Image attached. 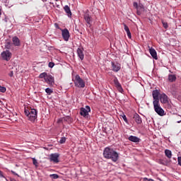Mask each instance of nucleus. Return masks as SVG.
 I'll return each instance as SVG.
<instances>
[{
  "label": "nucleus",
  "instance_id": "nucleus-1",
  "mask_svg": "<svg viewBox=\"0 0 181 181\" xmlns=\"http://www.w3.org/2000/svg\"><path fill=\"white\" fill-rule=\"evenodd\" d=\"M103 158L105 159H111L112 162H117L119 158V154L114 151L113 148L106 147L103 151Z\"/></svg>",
  "mask_w": 181,
  "mask_h": 181
},
{
  "label": "nucleus",
  "instance_id": "nucleus-2",
  "mask_svg": "<svg viewBox=\"0 0 181 181\" xmlns=\"http://www.w3.org/2000/svg\"><path fill=\"white\" fill-rule=\"evenodd\" d=\"M26 117H28L29 121L35 122L36 118H37V110L35 109L25 110L24 111Z\"/></svg>",
  "mask_w": 181,
  "mask_h": 181
},
{
  "label": "nucleus",
  "instance_id": "nucleus-3",
  "mask_svg": "<svg viewBox=\"0 0 181 181\" xmlns=\"http://www.w3.org/2000/svg\"><path fill=\"white\" fill-rule=\"evenodd\" d=\"M74 83L75 87H78V88H84L86 87V82L80 77V75H76Z\"/></svg>",
  "mask_w": 181,
  "mask_h": 181
},
{
  "label": "nucleus",
  "instance_id": "nucleus-4",
  "mask_svg": "<svg viewBox=\"0 0 181 181\" xmlns=\"http://www.w3.org/2000/svg\"><path fill=\"white\" fill-rule=\"evenodd\" d=\"M154 107L155 112L160 115V117H163L165 115V110L162 107H160V105L159 104V102L156 103H153Z\"/></svg>",
  "mask_w": 181,
  "mask_h": 181
},
{
  "label": "nucleus",
  "instance_id": "nucleus-5",
  "mask_svg": "<svg viewBox=\"0 0 181 181\" xmlns=\"http://www.w3.org/2000/svg\"><path fill=\"white\" fill-rule=\"evenodd\" d=\"M91 111L90 106L86 105V107H81L80 109V114L82 117H87L88 113Z\"/></svg>",
  "mask_w": 181,
  "mask_h": 181
},
{
  "label": "nucleus",
  "instance_id": "nucleus-6",
  "mask_svg": "<svg viewBox=\"0 0 181 181\" xmlns=\"http://www.w3.org/2000/svg\"><path fill=\"white\" fill-rule=\"evenodd\" d=\"M1 57L4 60H6V62H9L11 60V57H12V53L8 50L4 51L1 53Z\"/></svg>",
  "mask_w": 181,
  "mask_h": 181
},
{
  "label": "nucleus",
  "instance_id": "nucleus-7",
  "mask_svg": "<svg viewBox=\"0 0 181 181\" xmlns=\"http://www.w3.org/2000/svg\"><path fill=\"white\" fill-rule=\"evenodd\" d=\"M152 95L153 98V104H155V103H159V95H160V93L158 90H154L152 92Z\"/></svg>",
  "mask_w": 181,
  "mask_h": 181
},
{
  "label": "nucleus",
  "instance_id": "nucleus-8",
  "mask_svg": "<svg viewBox=\"0 0 181 181\" xmlns=\"http://www.w3.org/2000/svg\"><path fill=\"white\" fill-rule=\"evenodd\" d=\"M62 35L64 40H65V42H69V39L70 38V33L69 32V30L66 28L62 30Z\"/></svg>",
  "mask_w": 181,
  "mask_h": 181
},
{
  "label": "nucleus",
  "instance_id": "nucleus-9",
  "mask_svg": "<svg viewBox=\"0 0 181 181\" xmlns=\"http://www.w3.org/2000/svg\"><path fill=\"white\" fill-rule=\"evenodd\" d=\"M45 82L49 84V86H53L54 84V78L52 75L47 74L45 77Z\"/></svg>",
  "mask_w": 181,
  "mask_h": 181
},
{
  "label": "nucleus",
  "instance_id": "nucleus-10",
  "mask_svg": "<svg viewBox=\"0 0 181 181\" xmlns=\"http://www.w3.org/2000/svg\"><path fill=\"white\" fill-rule=\"evenodd\" d=\"M112 70L115 71V73H118L119 71L121 70V64L111 62Z\"/></svg>",
  "mask_w": 181,
  "mask_h": 181
},
{
  "label": "nucleus",
  "instance_id": "nucleus-11",
  "mask_svg": "<svg viewBox=\"0 0 181 181\" xmlns=\"http://www.w3.org/2000/svg\"><path fill=\"white\" fill-rule=\"evenodd\" d=\"M113 82L118 91H119V93H122V91H124V89H122V86H121V83H119V81L116 76H115Z\"/></svg>",
  "mask_w": 181,
  "mask_h": 181
},
{
  "label": "nucleus",
  "instance_id": "nucleus-12",
  "mask_svg": "<svg viewBox=\"0 0 181 181\" xmlns=\"http://www.w3.org/2000/svg\"><path fill=\"white\" fill-rule=\"evenodd\" d=\"M60 155L59 153H52L49 156V159L51 162H54V163H59V157Z\"/></svg>",
  "mask_w": 181,
  "mask_h": 181
},
{
  "label": "nucleus",
  "instance_id": "nucleus-13",
  "mask_svg": "<svg viewBox=\"0 0 181 181\" xmlns=\"http://www.w3.org/2000/svg\"><path fill=\"white\" fill-rule=\"evenodd\" d=\"M160 101L162 104H169V99L165 93L160 95Z\"/></svg>",
  "mask_w": 181,
  "mask_h": 181
},
{
  "label": "nucleus",
  "instance_id": "nucleus-14",
  "mask_svg": "<svg viewBox=\"0 0 181 181\" xmlns=\"http://www.w3.org/2000/svg\"><path fill=\"white\" fill-rule=\"evenodd\" d=\"M149 53L153 59H154L155 60H158V53L156 52V50H155V49L150 48Z\"/></svg>",
  "mask_w": 181,
  "mask_h": 181
},
{
  "label": "nucleus",
  "instance_id": "nucleus-15",
  "mask_svg": "<svg viewBox=\"0 0 181 181\" xmlns=\"http://www.w3.org/2000/svg\"><path fill=\"white\" fill-rule=\"evenodd\" d=\"M77 54L81 60H84V52H83V48H78Z\"/></svg>",
  "mask_w": 181,
  "mask_h": 181
},
{
  "label": "nucleus",
  "instance_id": "nucleus-16",
  "mask_svg": "<svg viewBox=\"0 0 181 181\" xmlns=\"http://www.w3.org/2000/svg\"><path fill=\"white\" fill-rule=\"evenodd\" d=\"M134 119L135 122H136V124H142V118H141V116H139V115L136 114L134 116Z\"/></svg>",
  "mask_w": 181,
  "mask_h": 181
},
{
  "label": "nucleus",
  "instance_id": "nucleus-17",
  "mask_svg": "<svg viewBox=\"0 0 181 181\" xmlns=\"http://www.w3.org/2000/svg\"><path fill=\"white\" fill-rule=\"evenodd\" d=\"M129 141L131 142H139L141 141V139L136 137V136H130L128 137Z\"/></svg>",
  "mask_w": 181,
  "mask_h": 181
},
{
  "label": "nucleus",
  "instance_id": "nucleus-18",
  "mask_svg": "<svg viewBox=\"0 0 181 181\" xmlns=\"http://www.w3.org/2000/svg\"><path fill=\"white\" fill-rule=\"evenodd\" d=\"M124 25V29L125 30V32L127 33V35L129 37V39H131L132 36H131V31L129 30V28H128L127 26V24H123Z\"/></svg>",
  "mask_w": 181,
  "mask_h": 181
},
{
  "label": "nucleus",
  "instance_id": "nucleus-19",
  "mask_svg": "<svg viewBox=\"0 0 181 181\" xmlns=\"http://www.w3.org/2000/svg\"><path fill=\"white\" fill-rule=\"evenodd\" d=\"M124 25V29L125 30V32L127 33V35L129 37V39H131L132 36H131V31L129 30V28H128L127 26V24H123Z\"/></svg>",
  "mask_w": 181,
  "mask_h": 181
},
{
  "label": "nucleus",
  "instance_id": "nucleus-20",
  "mask_svg": "<svg viewBox=\"0 0 181 181\" xmlns=\"http://www.w3.org/2000/svg\"><path fill=\"white\" fill-rule=\"evenodd\" d=\"M13 42L14 46H21V40H19L18 37H13Z\"/></svg>",
  "mask_w": 181,
  "mask_h": 181
},
{
  "label": "nucleus",
  "instance_id": "nucleus-21",
  "mask_svg": "<svg viewBox=\"0 0 181 181\" xmlns=\"http://www.w3.org/2000/svg\"><path fill=\"white\" fill-rule=\"evenodd\" d=\"M137 15H141L144 12V5L139 4V6L136 8Z\"/></svg>",
  "mask_w": 181,
  "mask_h": 181
},
{
  "label": "nucleus",
  "instance_id": "nucleus-22",
  "mask_svg": "<svg viewBox=\"0 0 181 181\" xmlns=\"http://www.w3.org/2000/svg\"><path fill=\"white\" fill-rule=\"evenodd\" d=\"M168 81H170V83H173V82L176 81V75L169 74L168 75Z\"/></svg>",
  "mask_w": 181,
  "mask_h": 181
},
{
  "label": "nucleus",
  "instance_id": "nucleus-23",
  "mask_svg": "<svg viewBox=\"0 0 181 181\" xmlns=\"http://www.w3.org/2000/svg\"><path fill=\"white\" fill-rule=\"evenodd\" d=\"M64 9L66 13H67L68 16H71V10H70V7L69 6H67V5L65 6L64 7Z\"/></svg>",
  "mask_w": 181,
  "mask_h": 181
},
{
  "label": "nucleus",
  "instance_id": "nucleus-24",
  "mask_svg": "<svg viewBox=\"0 0 181 181\" xmlns=\"http://www.w3.org/2000/svg\"><path fill=\"white\" fill-rule=\"evenodd\" d=\"M165 155L167 156V158H168V159L172 158V151L170 150H165Z\"/></svg>",
  "mask_w": 181,
  "mask_h": 181
},
{
  "label": "nucleus",
  "instance_id": "nucleus-25",
  "mask_svg": "<svg viewBox=\"0 0 181 181\" xmlns=\"http://www.w3.org/2000/svg\"><path fill=\"white\" fill-rule=\"evenodd\" d=\"M84 19L86 21V22L88 23V25H90L91 22V18L90 17V15L88 14H86L84 16Z\"/></svg>",
  "mask_w": 181,
  "mask_h": 181
},
{
  "label": "nucleus",
  "instance_id": "nucleus-26",
  "mask_svg": "<svg viewBox=\"0 0 181 181\" xmlns=\"http://www.w3.org/2000/svg\"><path fill=\"white\" fill-rule=\"evenodd\" d=\"M47 76V73L46 72H44V73H41L40 75H39V78H44V80L46 78Z\"/></svg>",
  "mask_w": 181,
  "mask_h": 181
},
{
  "label": "nucleus",
  "instance_id": "nucleus-27",
  "mask_svg": "<svg viewBox=\"0 0 181 181\" xmlns=\"http://www.w3.org/2000/svg\"><path fill=\"white\" fill-rule=\"evenodd\" d=\"M49 177H51L52 179H54V180H56V179H59V175H57V174H51V175H49Z\"/></svg>",
  "mask_w": 181,
  "mask_h": 181
},
{
  "label": "nucleus",
  "instance_id": "nucleus-28",
  "mask_svg": "<svg viewBox=\"0 0 181 181\" xmlns=\"http://www.w3.org/2000/svg\"><path fill=\"white\" fill-rule=\"evenodd\" d=\"M45 93H47V94H48V95H50V94L53 93V90L52 89H50L49 88H47L45 89Z\"/></svg>",
  "mask_w": 181,
  "mask_h": 181
},
{
  "label": "nucleus",
  "instance_id": "nucleus-29",
  "mask_svg": "<svg viewBox=\"0 0 181 181\" xmlns=\"http://www.w3.org/2000/svg\"><path fill=\"white\" fill-rule=\"evenodd\" d=\"M162 24H163V26L165 29H168V28H169V25H168V23L162 21Z\"/></svg>",
  "mask_w": 181,
  "mask_h": 181
},
{
  "label": "nucleus",
  "instance_id": "nucleus-30",
  "mask_svg": "<svg viewBox=\"0 0 181 181\" xmlns=\"http://www.w3.org/2000/svg\"><path fill=\"white\" fill-rule=\"evenodd\" d=\"M6 91V88L0 86V93H5Z\"/></svg>",
  "mask_w": 181,
  "mask_h": 181
},
{
  "label": "nucleus",
  "instance_id": "nucleus-31",
  "mask_svg": "<svg viewBox=\"0 0 181 181\" xmlns=\"http://www.w3.org/2000/svg\"><path fill=\"white\" fill-rule=\"evenodd\" d=\"M66 142V137H62L59 140V144H64Z\"/></svg>",
  "mask_w": 181,
  "mask_h": 181
},
{
  "label": "nucleus",
  "instance_id": "nucleus-32",
  "mask_svg": "<svg viewBox=\"0 0 181 181\" xmlns=\"http://www.w3.org/2000/svg\"><path fill=\"white\" fill-rule=\"evenodd\" d=\"M48 66L50 69H53V67H54V62H49Z\"/></svg>",
  "mask_w": 181,
  "mask_h": 181
},
{
  "label": "nucleus",
  "instance_id": "nucleus-33",
  "mask_svg": "<svg viewBox=\"0 0 181 181\" xmlns=\"http://www.w3.org/2000/svg\"><path fill=\"white\" fill-rule=\"evenodd\" d=\"M122 118L124 121V122H126L127 124H128V119H127V116L125 115H122Z\"/></svg>",
  "mask_w": 181,
  "mask_h": 181
},
{
  "label": "nucleus",
  "instance_id": "nucleus-34",
  "mask_svg": "<svg viewBox=\"0 0 181 181\" xmlns=\"http://www.w3.org/2000/svg\"><path fill=\"white\" fill-rule=\"evenodd\" d=\"M33 165H35V166H37V160L35 158H33Z\"/></svg>",
  "mask_w": 181,
  "mask_h": 181
},
{
  "label": "nucleus",
  "instance_id": "nucleus-35",
  "mask_svg": "<svg viewBox=\"0 0 181 181\" xmlns=\"http://www.w3.org/2000/svg\"><path fill=\"white\" fill-rule=\"evenodd\" d=\"M133 6H134V8H135L136 9L139 6V5H138V3H136V2H134V3L133 4Z\"/></svg>",
  "mask_w": 181,
  "mask_h": 181
},
{
  "label": "nucleus",
  "instance_id": "nucleus-36",
  "mask_svg": "<svg viewBox=\"0 0 181 181\" xmlns=\"http://www.w3.org/2000/svg\"><path fill=\"white\" fill-rule=\"evenodd\" d=\"M177 162H178V165H180V166H181V157L177 158Z\"/></svg>",
  "mask_w": 181,
  "mask_h": 181
},
{
  "label": "nucleus",
  "instance_id": "nucleus-37",
  "mask_svg": "<svg viewBox=\"0 0 181 181\" xmlns=\"http://www.w3.org/2000/svg\"><path fill=\"white\" fill-rule=\"evenodd\" d=\"M11 172L13 175H14L15 176H18L19 177V175H18V173H16L15 171L11 170Z\"/></svg>",
  "mask_w": 181,
  "mask_h": 181
},
{
  "label": "nucleus",
  "instance_id": "nucleus-38",
  "mask_svg": "<svg viewBox=\"0 0 181 181\" xmlns=\"http://www.w3.org/2000/svg\"><path fill=\"white\" fill-rule=\"evenodd\" d=\"M8 76L10 77H13V71H11L10 73L8 74Z\"/></svg>",
  "mask_w": 181,
  "mask_h": 181
},
{
  "label": "nucleus",
  "instance_id": "nucleus-39",
  "mask_svg": "<svg viewBox=\"0 0 181 181\" xmlns=\"http://www.w3.org/2000/svg\"><path fill=\"white\" fill-rule=\"evenodd\" d=\"M0 177H4V174L2 173V171L0 170Z\"/></svg>",
  "mask_w": 181,
  "mask_h": 181
},
{
  "label": "nucleus",
  "instance_id": "nucleus-40",
  "mask_svg": "<svg viewBox=\"0 0 181 181\" xmlns=\"http://www.w3.org/2000/svg\"><path fill=\"white\" fill-rule=\"evenodd\" d=\"M1 15H2V9L0 8V18H1Z\"/></svg>",
  "mask_w": 181,
  "mask_h": 181
},
{
  "label": "nucleus",
  "instance_id": "nucleus-41",
  "mask_svg": "<svg viewBox=\"0 0 181 181\" xmlns=\"http://www.w3.org/2000/svg\"><path fill=\"white\" fill-rule=\"evenodd\" d=\"M11 181H16V180H15V179H11Z\"/></svg>",
  "mask_w": 181,
  "mask_h": 181
},
{
  "label": "nucleus",
  "instance_id": "nucleus-42",
  "mask_svg": "<svg viewBox=\"0 0 181 181\" xmlns=\"http://www.w3.org/2000/svg\"><path fill=\"white\" fill-rule=\"evenodd\" d=\"M54 1H56V2H58V1H59V0H54Z\"/></svg>",
  "mask_w": 181,
  "mask_h": 181
}]
</instances>
